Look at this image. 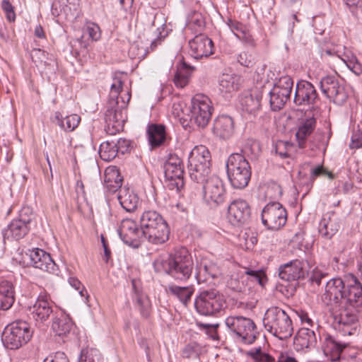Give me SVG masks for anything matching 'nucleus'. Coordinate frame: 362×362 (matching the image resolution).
Segmentation results:
<instances>
[{"label": "nucleus", "instance_id": "1", "mask_svg": "<svg viewBox=\"0 0 362 362\" xmlns=\"http://www.w3.org/2000/svg\"><path fill=\"white\" fill-rule=\"evenodd\" d=\"M122 86L121 78L115 76L110 87V98L105 112V132L110 135L122 131L127 119V106L131 94L127 92L125 97H119Z\"/></svg>", "mask_w": 362, "mask_h": 362}, {"label": "nucleus", "instance_id": "2", "mask_svg": "<svg viewBox=\"0 0 362 362\" xmlns=\"http://www.w3.org/2000/svg\"><path fill=\"white\" fill-rule=\"evenodd\" d=\"M153 265L156 272H165L180 281L189 279L194 267L192 255L185 247L177 249L167 257L159 256Z\"/></svg>", "mask_w": 362, "mask_h": 362}, {"label": "nucleus", "instance_id": "3", "mask_svg": "<svg viewBox=\"0 0 362 362\" xmlns=\"http://www.w3.org/2000/svg\"><path fill=\"white\" fill-rule=\"evenodd\" d=\"M144 236L148 243L160 245L169 238L170 230L163 216L156 211L148 210L140 217Z\"/></svg>", "mask_w": 362, "mask_h": 362}, {"label": "nucleus", "instance_id": "4", "mask_svg": "<svg viewBox=\"0 0 362 362\" xmlns=\"http://www.w3.org/2000/svg\"><path fill=\"white\" fill-rule=\"evenodd\" d=\"M263 323L268 332L281 340L289 338L293 332L291 317L279 307L267 310Z\"/></svg>", "mask_w": 362, "mask_h": 362}, {"label": "nucleus", "instance_id": "5", "mask_svg": "<svg viewBox=\"0 0 362 362\" xmlns=\"http://www.w3.org/2000/svg\"><path fill=\"white\" fill-rule=\"evenodd\" d=\"M211 156L209 149L203 145L196 146L188 158V173L192 180L204 183L211 173Z\"/></svg>", "mask_w": 362, "mask_h": 362}, {"label": "nucleus", "instance_id": "6", "mask_svg": "<svg viewBox=\"0 0 362 362\" xmlns=\"http://www.w3.org/2000/svg\"><path fill=\"white\" fill-rule=\"evenodd\" d=\"M226 173L231 186L242 189L248 185L251 178V167L243 156L230 154L226 161Z\"/></svg>", "mask_w": 362, "mask_h": 362}, {"label": "nucleus", "instance_id": "7", "mask_svg": "<svg viewBox=\"0 0 362 362\" xmlns=\"http://www.w3.org/2000/svg\"><path fill=\"white\" fill-rule=\"evenodd\" d=\"M33 336L30 325L23 320H16L6 327L2 341L6 348L16 350L26 344Z\"/></svg>", "mask_w": 362, "mask_h": 362}, {"label": "nucleus", "instance_id": "8", "mask_svg": "<svg viewBox=\"0 0 362 362\" xmlns=\"http://www.w3.org/2000/svg\"><path fill=\"white\" fill-rule=\"evenodd\" d=\"M34 218L32 209L25 206L19 211L18 217L14 218L2 230L4 242L18 241L23 238L30 230V224Z\"/></svg>", "mask_w": 362, "mask_h": 362}, {"label": "nucleus", "instance_id": "9", "mask_svg": "<svg viewBox=\"0 0 362 362\" xmlns=\"http://www.w3.org/2000/svg\"><path fill=\"white\" fill-rule=\"evenodd\" d=\"M225 323L230 334L238 341L246 344H252L256 339V325L254 322L243 316H229Z\"/></svg>", "mask_w": 362, "mask_h": 362}, {"label": "nucleus", "instance_id": "10", "mask_svg": "<svg viewBox=\"0 0 362 362\" xmlns=\"http://www.w3.org/2000/svg\"><path fill=\"white\" fill-rule=\"evenodd\" d=\"M223 296L216 289L203 290L196 298L194 307L197 311L206 316L220 313L224 307Z\"/></svg>", "mask_w": 362, "mask_h": 362}, {"label": "nucleus", "instance_id": "11", "mask_svg": "<svg viewBox=\"0 0 362 362\" xmlns=\"http://www.w3.org/2000/svg\"><path fill=\"white\" fill-rule=\"evenodd\" d=\"M339 308V314L334 317L336 329L344 336L355 335L358 327V308L342 304Z\"/></svg>", "mask_w": 362, "mask_h": 362}, {"label": "nucleus", "instance_id": "12", "mask_svg": "<svg viewBox=\"0 0 362 362\" xmlns=\"http://www.w3.org/2000/svg\"><path fill=\"white\" fill-rule=\"evenodd\" d=\"M261 218L262 224L267 229L278 230L286 223L287 211L279 202H271L263 208Z\"/></svg>", "mask_w": 362, "mask_h": 362}, {"label": "nucleus", "instance_id": "13", "mask_svg": "<svg viewBox=\"0 0 362 362\" xmlns=\"http://www.w3.org/2000/svg\"><path fill=\"white\" fill-rule=\"evenodd\" d=\"M190 120L198 127L204 128L211 119L213 106L210 99L204 95L197 94L192 98Z\"/></svg>", "mask_w": 362, "mask_h": 362}, {"label": "nucleus", "instance_id": "14", "mask_svg": "<svg viewBox=\"0 0 362 362\" xmlns=\"http://www.w3.org/2000/svg\"><path fill=\"white\" fill-rule=\"evenodd\" d=\"M293 81L289 76H284L275 83L269 92V103L272 110L277 111L284 107L291 98Z\"/></svg>", "mask_w": 362, "mask_h": 362}, {"label": "nucleus", "instance_id": "15", "mask_svg": "<svg viewBox=\"0 0 362 362\" xmlns=\"http://www.w3.org/2000/svg\"><path fill=\"white\" fill-rule=\"evenodd\" d=\"M118 233L124 243L134 248H138L146 240L141 227L130 218L122 221Z\"/></svg>", "mask_w": 362, "mask_h": 362}, {"label": "nucleus", "instance_id": "16", "mask_svg": "<svg viewBox=\"0 0 362 362\" xmlns=\"http://www.w3.org/2000/svg\"><path fill=\"white\" fill-rule=\"evenodd\" d=\"M346 288L345 276L341 278H333L326 284L325 293L322 296V301L327 305L337 307L344 304Z\"/></svg>", "mask_w": 362, "mask_h": 362}, {"label": "nucleus", "instance_id": "17", "mask_svg": "<svg viewBox=\"0 0 362 362\" xmlns=\"http://www.w3.org/2000/svg\"><path fill=\"white\" fill-rule=\"evenodd\" d=\"M204 199L211 206H216L225 201V188L222 180L216 175L206 177L204 182Z\"/></svg>", "mask_w": 362, "mask_h": 362}, {"label": "nucleus", "instance_id": "18", "mask_svg": "<svg viewBox=\"0 0 362 362\" xmlns=\"http://www.w3.org/2000/svg\"><path fill=\"white\" fill-rule=\"evenodd\" d=\"M320 86L325 96L336 104H343L348 98L344 86L334 76L323 77L320 80Z\"/></svg>", "mask_w": 362, "mask_h": 362}, {"label": "nucleus", "instance_id": "19", "mask_svg": "<svg viewBox=\"0 0 362 362\" xmlns=\"http://www.w3.org/2000/svg\"><path fill=\"white\" fill-rule=\"evenodd\" d=\"M24 257L28 258L29 263L37 269L50 274H57L59 272L58 266L50 255L42 249H29L25 252Z\"/></svg>", "mask_w": 362, "mask_h": 362}, {"label": "nucleus", "instance_id": "20", "mask_svg": "<svg viewBox=\"0 0 362 362\" xmlns=\"http://www.w3.org/2000/svg\"><path fill=\"white\" fill-rule=\"evenodd\" d=\"M228 218L233 226L248 223L251 218V207L249 203L242 199L231 202L228 206Z\"/></svg>", "mask_w": 362, "mask_h": 362}, {"label": "nucleus", "instance_id": "21", "mask_svg": "<svg viewBox=\"0 0 362 362\" xmlns=\"http://www.w3.org/2000/svg\"><path fill=\"white\" fill-rule=\"evenodd\" d=\"M165 177L168 180L174 182V185L177 189L183 187V165L181 158L177 155L170 153L163 165Z\"/></svg>", "mask_w": 362, "mask_h": 362}, {"label": "nucleus", "instance_id": "22", "mask_svg": "<svg viewBox=\"0 0 362 362\" xmlns=\"http://www.w3.org/2000/svg\"><path fill=\"white\" fill-rule=\"evenodd\" d=\"M57 310H53L46 296H40L35 303L28 308V315L33 319L36 324L44 323L49 319L53 318Z\"/></svg>", "mask_w": 362, "mask_h": 362}, {"label": "nucleus", "instance_id": "23", "mask_svg": "<svg viewBox=\"0 0 362 362\" xmlns=\"http://www.w3.org/2000/svg\"><path fill=\"white\" fill-rule=\"evenodd\" d=\"M346 288L344 304L358 308L362 306V284L352 274L345 275Z\"/></svg>", "mask_w": 362, "mask_h": 362}, {"label": "nucleus", "instance_id": "24", "mask_svg": "<svg viewBox=\"0 0 362 362\" xmlns=\"http://www.w3.org/2000/svg\"><path fill=\"white\" fill-rule=\"evenodd\" d=\"M319 97L314 86L307 81L297 83L293 98L296 105H314Z\"/></svg>", "mask_w": 362, "mask_h": 362}, {"label": "nucleus", "instance_id": "25", "mask_svg": "<svg viewBox=\"0 0 362 362\" xmlns=\"http://www.w3.org/2000/svg\"><path fill=\"white\" fill-rule=\"evenodd\" d=\"M189 47L190 54L195 59L207 57L213 54V41L201 33L189 41Z\"/></svg>", "mask_w": 362, "mask_h": 362}, {"label": "nucleus", "instance_id": "26", "mask_svg": "<svg viewBox=\"0 0 362 362\" xmlns=\"http://www.w3.org/2000/svg\"><path fill=\"white\" fill-rule=\"evenodd\" d=\"M262 98V91L260 88H255L244 92L240 97L242 110L255 116L260 110Z\"/></svg>", "mask_w": 362, "mask_h": 362}, {"label": "nucleus", "instance_id": "27", "mask_svg": "<svg viewBox=\"0 0 362 362\" xmlns=\"http://www.w3.org/2000/svg\"><path fill=\"white\" fill-rule=\"evenodd\" d=\"M303 260L294 259L279 267V276L284 281H296L305 277L306 270Z\"/></svg>", "mask_w": 362, "mask_h": 362}, {"label": "nucleus", "instance_id": "28", "mask_svg": "<svg viewBox=\"0 0 362 362\" xmlns=\"http://www.w3.org/2000/svg\"><path fill=\"white\" fill-rule=\"evenodd\" d=\"M317 337L314 330L302 327L298 329L293 339L294 349L297 351H308L316 346Z\"/></svg>", "mask_w": 362, "mask_h": 362}, {"label": "nucleus", "instance_id": "29", "mask_svg": "<svg viewBox=\"0 0 362 362\" xmlns=\"http://www.w3.org/2000/svg\"><path fill=\"white\" fill-rule=\"evenodd\" d=\"M347 345L348 343L341 342L327 333L322 335L323 352L332 361H337L341 359V353Z\"/></svg>", "mask_w": 362, "mask_h": 362}, {"label": "nucleus", "instance_id": "30", "mask_svg": "<svg viewBox=\"0 0 362 362\" xmlns=\"http://www.w3.org/2000/svg\"><path fill=\"white\" fill-rule=\"evenodd\" d=\"M218 267L213 262L202 261L197 267L195 277L199 284H214V280L221 275Z\"/></svg>", "mask_w": 362, "mask_h": 362}, {"label": "nucleus", "instance_id": "31", "mask_svg": "<svg viewBox=\"0 0 362 362\" xmlns=\"http://www.w3.org/2000/svg\"><path fill=\"white\" fill-rule=\"evenodd\" d=\"M132 286L133 302L135 303L141 316L145 318L148 317L151 310V302L148 297L142 291L140 280L133 279L132 280Z\"/></svg>", "mask_w": 362, "mask_h": 362}, {"label": "nucleus", "instance_id": "32", "mask_svg": "<svg viewBox=\"0 0 362 362\" xmlns=\"http://www.w3.org/2000/svg\"><path fill=\"white\" fill-rule=\"evenodd\" d=\"M214 134L221 139H230L235 132L234 121L228 115L218 117L214 123Z\"/></svg>", "mask_w": 362, "mask_h": 362}, {"label": "nucleus", "instance_id": "33", "mask_svg": "<svg viewBox=\"0 0 362 362\" xmlns=\"http://www.w3.org/2000/svg\"><path fill=\"white\" fill-rule=\"evenodd\" d=\"M117 199L122 207L127 212L134 211L140 203L137 194L129 187L121 188Z\"/></svg>", "mask_w": 362, "mask_h": 362}, {"label": "nucleus", "instance_id": "34", "mask_svg": "<svg viewBox=\"0 0 362 362\" xmlns=\"http://www.w3.org/2000/svg\"><path fill=\"white\" fill-rule=\"evenodd\" d=\"M15 302V288L12 282L0 281V310H9Z\"/></svg>", "mask_w": 362, "mask_h": 362}, {"label": "nucleus", "instance_id": "35", "mask_svg": "<svg viewBox=\"0 0 362 362\" xmlns=\"http://www.w3.org/2000/svg\"><path fill=\"white\" fill-rule=\"evenodd\" d=\"M123 178L119 170L113 166L107 168L104 173V185L105 188L112 193H114L122 188Z\"/></svg>", "mask_w": 362, "mask_h": 362}, {"label": "nucleus", "instance_id": "36", "mask_svg": "<svg viewBox=\"0 0 362 362\" xmlns=\"http://www.w3.org/2000/svg\"><path fill=\"white\" fill-rule=\"evenodd\" d=\"M73 327L71 320L62 313L57 310L56 315L52 318V329L59 337L66 336L70 332Z\"/></svg>", "mask_w": 362, "mask_h": 362}, {"label": "nucleus", "instance_id": "37", "mask_svg": "<svg viewBox=\"0 0 362 362\" xmlns=\"http://www.w3.org/2000/svg\"><path fill=\"white\" fill-rule=\"evenodd\" d=\"M315 126L316 119L314 115L305 116V117L302 119L296 134V139L298 141V145L300 148L304 147L305 139L312 134Z\"/></svg>", "mask_w": 362, "mask_h": 362}, {"label": "nucleus", "instance_id": "38", "mask_svg": "<svg viewBox=\"0 0 362 362\" xmlns=\"http://www.w3.org/2000/svg\"><path fill=\"white\" fill-rule=\"evenodd\" d=\"M339 225L337 218L326 214L323 216L319 223L318 232L322 238L329 240L339 230Z\"/></svg>", "mask_w": 362, "mask_h": 362}, {"label": "nucleus", "instance_id": "39", "mask_svg": "<svg viewBox=\"0 0 362 362\" xmlns=\"http://www.w3.org/2000/svg\"><path fill=\"white\" fill-rule=\"evenodd\" d=\"M240 77L235 74H223L218 80V89L223 94H231L239 89Z\"/></svg>", "mask_w": 362, "mask_h": 362}, {"label": "nucleus", "instance_id": "40", "mask_svg": "<svg viewBox=\"0 0 362 362\" xmlns=\"http://www.w3.org/2000/svg\"><path fill=\"white\" fill-rule=\"evenodd\" d=\"M148 142L152 148L162 145L165 140V127L161 124H151L148 128Z\"/></svg>", "mask_w": 362, "mask_h": 362}, {"label": "nucleus", "instance_id": "41", "mask_svg": "<svg viewBox=\"0 0 362 362\" xmlns=\"http://www.w3.org/2000/svg\"><path fill=\"white\" fill-rule=\"evenodd\" d=\"M54 119L61 129L66 132H72L78 127L81 117L76 114L64 117L61 112H56L54 113Z\"/></svg>", "mask_w": 362, "mask_h": 362}, {"label": "nucleus", "instance_id": "42", "mask_svg": "<svg viewBox=\"0 0 362 362\" xmlns=\"http://www.w3.org/2000/svg\"><path fill=\"white\" fill-rule=\"evenodd\" d=\"M167 291L186 305L190 300L194 289L192 286H180L172 284L168 285Z\"/></svg>", "mask_w": 362, "mask_h": 362}, {"label": "nucleus", "instance_id": "43", "mask_svg": "<svg viewBox=\"0 0 362 362\" xmlns=\"http://www.w3.org/2000/svg\"><path fill=\"white\" fill-rule=\"evenodd\" d=\"M194 69L193 66L183 62L175 74L173 79L175 85L178 88L186 86L189 83V77Z\"/></svg>", "mask_w": 362, "mask_h": 362}, {"label": "nucleus", "instance_id": "44", "mask_svg": "<svg viewBox=\"0 0 362 362\" xmlns=\"http://www.w3.org/2000/svg\"><path fill=\"white\" fill-rule=\"evenodd\" d=\"M117 153L115 141H107L102 143L100 146V157L105 161H111L117 156Z\"/></svg>", "mask_w": 362, "mask_h": 362}, {"label": "nucleus", "instance_id": "45", "mask_svg": "<svg viewBox=\"0 0 362 362\" xmlns=\"http://www.w3.org/2000/svg\"><path fill=\"white\" fill-rule=\"evenodd\" d=\"M78 362H104V358L97 349L86 348L81 350Z\"/></svg>", "mask_w": 362, "mask_h": 362}, {"label": "nucleus", "instance_id": "46", "mask_svg": "<svg viewBox=\"0 0 362 362\" xmlns=\"http://www.w3.org/2000/svg\"><path fill=\"white\" fill-rule=\"evenodd\" d=\"M284 3L291 11H288L286 15L287 20L291 23V27L294 26L295 22H298V14L301 6V0H283Z\"/></svg>", "mask_w": 362, "mask_h": 362}, {"label": "nucleus", "instance_id": "47", "mask_svg": "<svg viewBox=\"0 0 362 362\" xmlns=\"http://www.w3.org/2000/svg\"><path fill=\"white\" fill-rule=\"evenodd\" d=\"M259 152V144L254 141H248L243 147L240 153L234 154L243 156L245 158H256Z\"/></svg>", "mask_w": 362, "mask_h": 362}, {"label": "nucleus", "instance_id": "48", "mask_svg": "<svg viewBox=\"0 0 362 362\" xmlns=\"http://www.w3.org/2000/svg\"><path fill=\"white\" fill-rule=\"evenodd\" d=\"M204 25V19L202 15L198 12H194L188 20L187 28L194 33H200Z\"/></svg>", "mask_w": 362, "mask_h": 362}, {"label": "nucleus", "instance_id": "49", "mask_svg": "<svg viewBox=\"0 0 362 362\" xmlns=\"http://www.w3.org/2000/svg\"><path fill=\"white\" fill-rule=\"evenodd\" d=\"M201 352L202 346L197 342H191L184 347L182 355L186 358H198Z\"/></svg>", "mask_w": 362, "mask_h": 362}, {"label": "nucleus", "instance_id": "50", "mask_svg": "<svg viewBox=\"0 0 362 362\" xmlns=\"http://www.w3.org/2000/svg\"><path fill=\"white\" fill-rule=\"evenodd\" d=\"M247 354L256 362H274V358L268 354L262 353L260 348L250 351Z\"/></svg>", "mask_w": 362, "mask_h": 362}, {"label": "nucleus", "instance_id": "51", "mask_svg": "<svg viewBox=\"0 0 362 362\" xmlns=\"http://www.w3.org/2000/svg\"><path fill=\"white\" fill-rule=\"evenodd\" d=\"M245 274L248 275L251 280L258 282L260 286H264L267 281L266 275L262 270H252L247 268Z\"/></svg>", "mask_w": 362, "mask_h": 362}, {"label": "nucleus", "instance_id": "52", "mask_svg": "<svg viewBox=\"0 0 362 362\" xmlns=\"http://www.w3.org/2000/svg\"><path fill=\"white\" fill-rule=\"evenodd\" d=\"M48 55L47 52L40 49H34L31 53L33 62L35 63L37 66L42 64H45V59H48Z\"/></svg>", "mask_w": 362, "mask_h": 362}, {"label": "nucleus", "instance_id": "53", "mask_svg": "<svg viewBox=\"0 0 362 362\" xmlns=\"http://www.w3.org/2000/svg\"><path fill=\"white\" fill-rule=\"evenodd\" d=\"M226 24L237 37L246 29V27L243 23L232 18H228Z\"/></svg>", "mask_w": 362, "mask_h": 362}, {"label": "nucleus", "instance_id": "54", "mask_svg": "<svg viewBox=\"0 0 362 362\" xmlns=\"http://www.w3.org/2000/svg\"><path fill=\"white\" fill-rule=\"evenodd\" d=\"M1 8L6 14V17L9 22H13L16 20V13L14 7L8 0H3L1 2Z\"/></svg>", "mask_w": 362, "mask_h": 362}, {"label": "nucleus", "instance_id": "55", "mask_svg": "<svg viewBox=\"0 0 362 362\" xmlns=\"http://www.w3.org/2000/svg\"><path fill=\"white\" fill-rule=\"evenodd\" d=\"M86 30L88 33L90 38L93 40H98L100 37V28L95 23H87L86 25Z\"/></svg>", "mask_w": 362, "mask_h": 362}, {"label": "nucleus", "instance_id": "56", "mask_svg": "<svg viewBox=\"0 0 362 362\" xmlns=\"http://www.w3.org/2000/svg\"><path fill=\"white\" fill-rule=\"evenodd\" d=\"M115 145L117 146V153H120L122 154H124L128 152L131 148V141L128 139L120 138L117 140Z\"/></svg>", "mask_w": 362, "mask_h": 362}, {"label": "nucleus", "instance_id": "57", "mask_svg": "<svg viewBox=\"0 0 362 362\" xmlns=\"http://www.w3.org/2000/svg\"><path fill=\"white\" fill-rule=\"evenodd\" d=\"M362 146V132L359 130L353 132L351 143L349 144L350 148L358 149Z\"/></svg>", "mask_w": 362, "mask_h": 362}, {"label": "nucleus", "instance_id": "58", "mask_svg": "<svg viewBox=\"0 0 362 362\" xmlns=\"http://www.w3.org/2000/svg\"><path fill=\"white\" fill-rule=\"evenodd\" d=\"M289 146L288 142H285L283 141H279L275 146V152L278 154L281 158H285L288 157V153L286 150V146Z\"/></svg>", "mask_w": 362, "mask_h": 362}, {"label": "nucleus", "instance_id": "59", "mask_svg": "<svg viewBox=\"0 0 362 362\" xmlns=\"http://www.w3.org/2000/svg\"><path fill=\"white\" fill-rule=\"evenodd\" d=\"M69 283L73 288L78 291L79 294L81 295V297H83L85 296H86L87 298L88 297V296H87V291L86 290L84 286H82L79 280L74 277H70L69 279Z\"/></svg>", "mask_w": 362, "mask_h": 362}, {"label": "nucleus", "instance_id": "60", "mask_svg": "<svg viewBox=\"0 0 362 362\" xmlns=\"http://www.w3.org/2000/svg\"><path fill=\"white\" fill-rule=\"evenodd\" d=\"M43 362H69V361L64 352L58 351L47 357Z\"/></svg>", "mask_w": 362, "mask_h": 362}, {"label": "nucleus", "instance_id": "61", "mask_svg": "<svg viewBox=\"0 0 362 362\" xmlns=\"http://www.w3.org/2000/svg\"><path fill=\"white\" fill-rule=\"evenodd\" d=\"M326 276V273H324L317 269H315L312 272L310 280L313 283H315L317 285H320L321 284L322 279Z\"/></svg>", "mask_w": 362, "mask_h": 362}, {"label": "nucleus", "instance_id": "62", "mask_svg": "<svg viewBox=\"0 0 362 362\" xmlns=\"http://www.w3.org/2000/svg\"><path fill=\"white\" fill-rule=\"evenodd\" d=\"M238 62L243 66L249 67L252 66V61L251 56L248 55L246 52H241L238 57Z\"/></svg>", "mask_w": 362, "mask_h": 362}, {"label": "nucleus", "instance_id": "63", "mask_svg": "<svg viewBox=\"0 0 362 362\" xmlns=\"http://www.w3.org/2000/svg\"><path fill=\"white\" fill-rule=\"evenodd\" d=\"M240 40L243 41L245 43H246L248 45L254 46L255 42L252 37V35L248 33L247 28L245 30L240 34V36L238 37Z\"/></svg>", "mask_w": 362, "mask_h": 362}, {"label": "nucleus", "instance_id": "64", "mask_svg": "<svg viewBox=\"0 0 362 362\" xmlns=\"http://www.w3.org/2000/svg\"><path fill=\"white\" fill-rule=\"evenodd\" d=\"M325 168L322 165H317L316 168H313L310 172V180H314L317 177L323 175Z\"/></svg>", "mask_w": 362, "mask_h": 362}]
</instances>
